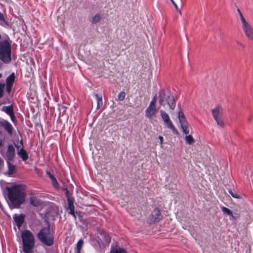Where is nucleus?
Masks as SVG:
<instances>
[{"label":"nucleus","mask_w":253,"mask_h":253,"mask_svg":"<svg viewBox=\"0 0 253 253\" xmlns=\"http://www.w3.org/2000/svg\"><path fill=\"white\" fill-rule=\"evenodd\" d=\"M15 207H11V206H10L9 208L10 209H12L13 208H14Z\"/></svg>","instance_id":"45"},{"label":"nucleus","mask_w":253,"mask_h":253,"mask_svg":"<svg viewBox=\"0 0 253 253\" xmlns=\"http://www.w3.org/2000/svg\"><path fill=\"white\" fill-rule=\"evenodd\" d=\"M0 22L7 24V21L5 20L3 14L0 12Z\"/></svg>","instance_id":"35"},{"label":"nucleus","mask_w":253,"mask_h":253,"mask_svg":"<svg viewBox=\"0 0 253 253\" xmlns=\"http://www.w3.org/2000/svg\"><path fill=\"white\" fill-rule=\"evenodd\" d=\"M15 79L14 73H12L9 76H8L6 80V91L8 93H10L11 91Z\"/></svg>","instance_id":"9"},{"label":"nucleus","mask_w":253,"mask_h":253,"mask_svg":"<svg viewBox=\"0 0 253 253\" xmlns=\"http://www.w3.org/2000/svg\"><path fill=\"white\" fill-rule=\"evenodd\" d=\"M46 174L50 178L52 186L56 188H59V184L56 177L48 170H46Z\"/></svg>","instance_id":"18"},{"label":"nucleus","mask_w":253,"mask_h":253,"mask_svg":"<svg viewBox=\"0 0 253 253\" xmlns=\"http://www.w3.org/2000/svg\"><path fill=\"white\" fill-rule=\"evenodd\" d=\"M25 216V215L21 214L19 215H15V216L13 217L16 224L19 228L23 224Z\"/></svg>","instance_id":"16"},{"label":"nucleus","mask_w":253,"mask_h":253,"mask_svg":"<svg viewBox=\"0 0 253 253\" xmlns=\"http://www.w3.org/2000/svg\"><path fill=\"white\" fill-rule=\"evenodd\" d=\"M3 145V141L2 139H0V147Z\"/></svg>","instance_id":"43"},{"label":"nucleus","mask_w":253,"mask_h":253,"mask_svg":"<svg viewBox=\"0 0 253 253\" xmlns=\"http://www.w3.org/2000/svg\"><path fill=\"white\" fill-rule=\"evenodd\" d=\"M1 110L8 115H10L14 113L13 106L12 105L3 106Z\"/></svg>","instance_id":"20"},{"label":"nucleus","mask_w":253,"mask_h":253,"mask_svg":"<svg viewBox=\"0 0 253 253\" xmlns=\"http://www.w3.org/2000/svg\"><path fill=\"white\" fill-rule=\"evenodd\" d=\"M75 207H67L66 209L67 211L69 213L73 215L74 217L76 218V214L80 216V212H78V211H75Z\"/></svg>","instance_id":"23"},{"label":"nucleus","mask_w":253,"mask_h":253,"mask_svg":"<svg viewBox=\"0 0 253 253\" xmlns=\"http://www.w3.org/2000/svg\"><path fill=\"white\" fill-rule=\"evenodd\" d=\"M20 145H15L17 150L18 155L23 161H26L29 159V156L27 151L24 149L22 140L20 141Z\"/></svg>","instance_id":"7"},{"label":"nucleus","mask_w":253,"mask_h":253,"mask_svg":"<svg viewBox=\"0 0 253 253\" xmlns=\"http://www.w3.org/2000/svg\"><path fill=\"white\" fill-rule=\"evenodd\" d=\"M222 211L224 214H226L230 216V219H236L239 217V214L238 213H233L231 210L225 207H222Z\"/></svg>","instance_id":"14"},{"label":"nucleus","mask_w":253,"mask_h":253,"mask_svg":"<svg viewBox=\"0 0 253 253\" xmlns=\"http://www.w3.org/2000/svg\"><path fill=\"white\" fill-rule=\"evenodd\" d=\"M7 165V173L10 175L16 172V169L15 166L14 165L12 162L13 161H6Z\"/></svg>","instance_id":"17"},{"label":"nucleus","mask_w":253,"mask_h":253,"mask_svg":"<svg viewBox=\"0 0 253 253\" xmlns=\"http://www.w3.org/2000/svg\"><path fill=\"white\" fill-rule=\"evenodd\" d=\"M11 45L7 40L0 41V60L5 64L11 61Z\"/></svg>","instance_id":"3"},{"label":"nucleus","mask_w":253,"mask_h":253,"mask_svg":"<svg viewBox=\"0 0 253 253\" xmlns=\"http://www.w3.org/2000/svg\"><path fill=\"white\" fill-rule=\"evenodd\" d=\"M111 253H127V252L123 248H115L112 249Z\"/></svg>","instance_id":"26"},{"label":"nucleus","mask_w":253,"mask_h":253,"mask_svg":"<svg viewBox=\"0 0 253 253\" xmlns=\"http://www.w3.org/2000/svg\"><path fill=\"white\" fill-rule=\"evenodd\" d=\"M1 69V66L0 65V70Z\"/></svg>","instance_id":"49"},{"label":"nucleus","mask_w":253,"mask_h":253,"mask_svg":"<svg viewBox=\"0 0 253 253\" xmlns=\"http://www.w3.org/2000/svg\"><path fill=\"white\" fill-rule=\"evenodd\" d=\"M181 127L183 133H184L185 134H188L189 133V128L188 124H183V125L181 126Z\"/></svg>","instance_id":"30"},{"label":"nucleus","mask_w":253,"mask_h":253,"mask_svg":"<svg viewBox=\"0 0 253 253\" xmlns=\"http://www.w3.org/2000/svg\"><path fill=\"white\" fill-rule=\"evenodd\" d=\"M242 26L246 36L250 40L253 41V29L252 27L248 23L244 24Z\"/></svg>","instance_id":"11"},{"label":"nucleus","mask_w":253,"mask_h":253,"mask_svg":"<svg viewBox=\"0 0 253 253\" xmlns=\"http://www.w3.org/2000/svg\"><path fill=\"white\" fill-rule=\"evenodd\" d=\"M9 116L10 117L11 120L12 121V122L13 123H15L16 122V117L14 115V113H13L12 114H11V115H10Z\"/></svg>","instance_id":"37"},{"label":"nucleus","mask_w":253,"mask_h":253,"mask_svg":"<svg viewBox=\"0 0 253 253\" xmlns=\"http://www.w3.org/2000/svg\"><path fill=\"white\" fill-rule=\"evenodd\" d=\"M159 139L160 140V145H161V147H162L163 144V140H164L163 137L162 136L160 135L159 136Z\"/></svg>","instance_id":"39"},{"label":"nucleus","mask_w":253,"mask_h":253,"mask_svg":"<svg viewBox=\"0 0 253 253\" xmlns=\"http://www.w3.org/2000/svg\"><path fill=\"white\" fill-rule=\"evenodd\" d=\"M172 4H173V5L175 6L176 9L177 11H179L180 13V9H179L178 6L177 5L176 3L175 2V1L174 0H172Z\"/></svg>","instance_id":"38"},{"label":"nucleus","mask_w":253,"mask_h":253,"mask_svg":"<svg viewBox=\"0 0 253 253\" xmlns=\"http://www.w3.org/2000/svg\"><path fill=\"white\" fill-rule=\"evenodd\" d=\"M178 118L180 123L181 126L184 125L188 124L186 119L185 117L184 113L182 111H179L178 112Z\"/></svg>","instance_id":"22"},{"label":"nucleus","mask_w":253,"mask_h":253,"mask_svg":"<svg viewBox=\"0 0 253 253\" xmlns=\"http://www.w3.org/2000/svg\"><path fill=\"white\" fill-rule=\"evenodd\" d=\"M0 126H2L9 135L13 134V127L11 124L6 120L0 122Z\"/></svg>","instance_id":"12"},{"label":"nucleus","mask_w":253,"mask_h":253,"mask_svg":"<svg viewBox=\"0 0 253 253\" xmlns=\"http://www.w3.org/2000/svg\"><path fill=\"white\" fill-rule=\"evenodd\" d=\"M239 16H240V19H241V21L242 22V25L244 24H246L247 23H248L245 18L244 17L242 13H240L239 14Z\"/></svg>","instance_id":"36"},{"label":"nucleus","mask_w":253,"mask_h":253,"mask_svg":"<svg viewBox=\"0 0 253 253\" xmlns=\"http://www.w3.org/2000/svg\"><path fill=\"white\" fill-rule=\"evenodd\" d=\"M84 245V241L83 240H80L77 244V253H80L82 248Z\"/></svg>","instance_id":"28"},{"label":"nucleus","mask_w":253,"mask_h":253,"mask_svg":"<svg viewBox=\"0 0 253 253\" xmlns=\"http://www.w3.org/2000/svg\"><path fill=\"white\" fill-rule=\"evenodd\" d=\"M164 122L166 127L171 129L174 133L176 134L178 133V131L177 130L175 127L173 125L170 118L164 121Z\"/></svg>","instance_id":"15"},{"label":"nucleus","mask_w":253,"mask_h":253,"mask_svg":"<svg viewBox=\"0 0 253 253\" xmlns=\"http://www.w3.org/2000/svg\"><path fill=\"white\" fill-rule=\"evenodd\" d=\"M65 194L66 197L71 196V194H70L69 190L67 188L65 189Z\"/></svg>","instance_id":"40"},{"label":"nucleus","mask_w":253,"mask_h":253,"mask_svg":"<svg viewBox=\"0 0 253 253\" xmlns=\"http://www.w3.org/2000/svg\"><path fill=\"white\" fill-rule=\"evenodd\" d=\"M95 96L97 101V109H99L103 105L102 96L100 94H95Z\"/></svg>","instance_id":"21"},{"label":"nucleus","mask_w":253,"mask_h":253,"mask_svg":"<svg viewBox=\"0 0 253 253\" xmlns=\"http://www.w3.org/2000/svg\"><path fill=\"white\" fill-rule=\"evenodd\" d=\"M100 236L106 244H109L110 243L111 241V238L107 233L104 232H102L100 233Z\"/></svg>","instance_id":"25"},{"label":"nucleus","mask_w":253,"mask_h":253,"mask_svg":"<svg viewBox=\"0 0 253 253\" xmlns=\"http://www.w3.org/2000/svg\"><path fill=\"white\" fill-rule=\"evenodd\" d=\"M30 203L32 206H45V204L41 202L38 198L35 196H31Z\"/></svg>","instance_id":"19"},{"label":"nucleus","mask_w":253,"mask_h":253,"mask_svg":"<svg viewBox=\"0 0 253 253\" xmlns=\"http://www.w3.org/2000/svg\"><path fill=\"white\" fill-rule=\"evenodd\" d=\"M23 242V250L25 253H32L35 246V238L32 233L28 230L21 232Z\"/></svg>","instance_id":"2"},{"label":"nucleus","mask_w":253,"mask_h":253,"mask_svg":"<svg viewBox=\"0 0 253 253\" xmlns=\"http://www.w3.org/2000/svg\"><path fill=\"white\" fill-rule=\"evenodd\" d=\"M7 197L12 206H21L24 204L26 197L25 186L16 184L6 187Z\"/></svg>","instance_id":"1"},{"label":"nucleus","mask_w":253,"mask_h":253,"mask_svg":"<svg viewBox=\"0 0 253 253\" xmlns=\"http://www.w3.org/2000/svg\"><path fill=\"white\" fill-rule=\"evenodd\" d=\"M5 87V84L4 83H0V98H1L3 96Z\"/></svg>","instance_id":"31"},{"label":"nucleus","mask_w":253,"mask_h":253,"mask_svg":"<svg viewBox=\"0 0 253 253\" xmlns=\"http://www.w3.org/2000/svg\"><path fill=\"white\" fill-rule=\"evenodd\" d=\"M1 207V210L3 211V207Z\"/></svg>","instance_id":"47"},{"label":"nucleus","mask_w":253,"mask_h":253,"mask_svg":"<svg viewBox=\"0 0 253 253\" xmlns=\"http://www.w3.org/2000/svg\"><path fill=\"white\" fill-rule=\"evenodd\" d=\"M229 192L232 196V197L234 198H238V195L236 194H234L232 191L230 190L229 191Z\"/></svg>","instance_id":"41"},{"label":"nucleus","mask_w":253,"mask_h":253,"mask_svg":"<svg viewBox=\"0 0 253 253\" xmlns=\"http://www.w3.org/2000/svg\"><path fill=\"white\" fill-rule=\"evenodd\" d=\"M1 77H2V74L0 73V78H1Z\"/></svg>","instance_id":"46"},{"label":"nucleus","mask_w":253,"mask_h":253,"mask_svg":"<svg viewBox=\"0 0 253 253\" xmlns=\"http://www.w3.org/2000/svg\"><path fill=\"white\" fill-rule=\"evenodd\" d=\"M156 101H157V96H156V95H155L152 98V100L151 101L149 105L156 106Z\"/></svg>","instance_id":"34"},{"label":"nucleus","mask_w":253,"mask_h":253,"mask_svg":"<svg viewBox=\"0 0 253 253\" xmlns=\"http://www.w3.org/2000/svg\"><path fill=\"white\" fill-rule=\"evenodd\" d=\"M185 141L188 144H192L195 141L193 136L191 135H186Z\"/></svg>","instance_id":"27"},{"label":"nucleus","mask_w":253,"mask_h":253,"mask_svg":"<svg viewBox=\"0 0 253 253\" xmlns=\"http://www.w3.org/2000/svg\"><path fill=\"white\" fill-rule=\"evenodd\" d=\"M0 25H2V23H0Z\"/></svg>","instance_id":"48"},{"label":"nucleus","mask_w":253,"mask_h":253,"mask_svg":"<svg viewBox=\"0 0 253 253\" xmlns=\"http://www.w3.org/2000/svg\"><path fill=\"white\" fill-rule=\"evenodd\" d=\"M159 102L161 105L163 106L167 104L171 110H173L175 107V100L174 96L170 92H165L164 89H161L159 91Z\"/></svg>","instance_id":"4"},{"label":"nucleus","mask_w":253,"mask_h":253,"mask_svg":"<svg viewBox=\"0 0 253 253\" xmlns=\"http://www.w3.org/2000/svg\"><path fill=\"white\" fill-rule=\"evenodd\" d=\"M15 157V149L14 147L11 144H9L7 146V150L5 153V160L6 161H13Z\"/></svg>","instance_id":"8"},{"label":"nucleus","mask_w":253,"mask_h":253,"mask_svg":"<svg viewBox=\"0 0 253 253\" xmlns=\"http://www.w3.org/2000/svg\"><path fill=\"white\" fill-rule=\"evenodd\" d=\"M211 113L217 124L218 126L223 127L224 126V123L221 118L222 113L221 107L219 106H217L215 108L211 110Z\"/></svg>","instance_id":"6"},{"label":"nucleus","mask_w":253,"mask_h":253,"mask_svg":"<svg viewBox=\"0 0 253 253\" xmlns=\"http://www.w3.org/2000/svg\"><path fill=\"white\" fill-rule=\"evenodd\" d=\"M157 112L156 106L149 105L145 110V116L149 119H151Z\"/></svg>","instance_id":"13"},{"label":"nucleus","mask_w":253,"mask_h":253,"mask_svg":"<svg viewBox=\"0 0 253 253\" xmlns=\"http://www.w3.org/2000/svg\"><path fill=\"white\" fill-rule=\"evenodd\" d=\"M126 96V93L124 91H121L118 95V100L120 101H123L125 99Z\"/></svg>","instance_id":"32"},{"label":"nucleus","mask_w":253,"mask_h":253,"mask_svg":"<svg viewBox=\"0 0 253 253\" xmlns=\"http://www.w3.org/2000/svg\"><path fill=\"white\" fill-rule=\"evenodd\" d=\"M160 114L163 121L169 118V115L164 110H161Z\"/></svg>","instance_id":"29"},{"label":"nucleus","mask_w":253,"mask_h":253,"mask_svg":"<svg viewBox=\"0 0 253 253\" xmlns=\"http://www.w3.org/2000/svg\"><path fill=\"white\" fill-rule=\"evenodd\" d=\"M38 238L44 244L50 246L53 244V235L50 232L49 226L42 229L38 234Z\"/></svg>","instance_id":"5"},{"label":"nucleus","mask_w":253,"mask_h":253,"mask_svg":"<svg viewBox=\"0 0 253 253\" xmlns=\"http://www.w3.org/2000/svg\"><path fill=\"white\" fill-rule=\"evenodd\" d=\"M101 15L100 14H96L92 17L89 21L92 24H94L99 22L101 20Z\"/></svg>","instance_id":"24"},{"label":"nucleus","mask_w":253,"mask_h":253,"mask_svg":"<svg viewBox=\"0 0 253 253\" xmlns=\"http://www.w3.org/2000/svg\"><path fill=\"white\" fill-rule=\"evenodd\" d=\"M67 198L68 202V206H74V198L71 196L67 197Z\"/></svg>","instance_id":"33"},{"label":"nucleus","mask_w":253,"mask_h":253,"mask_svg":"<svg viewBox=\"0 0 253 253\" xmlns=\"http://www.w3.org/2000/svg\"><path fill=\"white\" fill-rule=\"evenodd\" d=\"M237 42V43H238L239 45H240L242 47H243V48H245V45H244V44H243V43H241V42Z\"/></svg>","instance_id":"42"},{"label":"nucleus","mask_w":253,"mask_h":253,"mask_svg":"<svg viewBox=\"0 0 253 253\" xmlns=\"http://www.w3.org/2000/svg\"><path fill=\"white\" fill-rule=\"evenodd\" d=\"M237 11L239 14L242 13L239 9H237Z\"/></svg>","instance_id":"44"},{"label":"nucleus","mask_w":253,"mask_h":253,"mask_svg":"<svg viewBox=\"0 0 253 253\" xmlns=\"http://www.w3.org/2000/svg\"><path fill=\"white\" fill-rule=\"evenodd\" d=\"M162 219L160 210L156 208L154 209L153 213L149 216V220L151 223L159 222Z\"/></svg>","instance_id":"10"}]
</instances>
